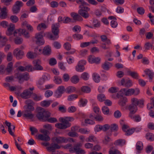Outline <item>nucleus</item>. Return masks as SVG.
Masks as SVG:
<instances>
[{"instance_id":"nucleus-1","label":"nucleus","mask_w":154,"mask_h":154,"mask_svg":"<svg viewBox=\"0 0 154 154\" xmlns=\"http://www.w3.org/2000/svg\"><path fill=\"white\" fill-rule=\"evenodd\" d=\"M77 3L80 4L79 7L81 8L79 11V14L85 18H88L89 14L88 11L90 10V8L87 6H89V5L85 2L84 0H76Z\"/></svg>"},{"instance_id":"nucleus-2","label":"nucleus","mask_w":154,"mask_h":154,"mask_svg":"<svg viewBox=\"0 0 154 154\" xmlns=\"http://www.w3.org/2000/svg\"><path fill=\"white\" fill-rule=\"evenodd\" d=\"M74 120V118L72 117H66L64 118L60 117L59 120L62 123H56L55 126L58 128L65 129L71 126V124L69 121H72Z\"/></svg>"},{"instance_id":"nucleus-3","label":"nucleus","mask_w":154,"mask_h":154,"mask_svg":"<svg viewBox=\"0 0 154 154\" xmlns=\"http://www.w3.org/2000/svg\"><path fill=\"white\" fill-rule=\"evenodd\" d=\"M131 103L129 105L128 109L131 113H135L137 110V106L142 108L144 105L143 101L141 100H138L136 98H133L131 99Z\"/></svg>"},{"instance_id":"nucleus-4","label":"nucleus","mask_w":154,"mask_h":154,"mask_svg":"<svg viewBox=\"0 0 154 154\" xmlns=\"http://www.w3.org/2000/svg\"><path fill=\"white\" fill-rule=\"evenodd\" d=\"M49 111L45 110L44 109L40 108L36 115V117L39 120L43 122H45L47 116H49Z\"/></svg>"},{"instance_id":"nucleus-5","label":"nucleus","mask_w":154,"mask_h":154,"mask_svg":"<svg viewBox=\"0 0 154 154\" xmlns=\"http://www.w3.org/2000/svg\"><path fill=\"white\" fill-rule=\"evenodd\" d=\"M60 26V24L59 23H54L52 24V32L54 34V35H50V38L52 40H56L59 38V27Z\"/></svg>"},{"instance_id":"nucleus-6","label":"nucleus","mask_w":154,"mask_h":154,"mask_svg":"<svg viewBox=\"0 0 154 154\" xmlns=\"http://www.w3.org/2000/svg\"><path fill=\"white\" fill-rule=\"evenodd\" d=\"M82 145L81 143H77L75 145L73 148L69 149V152L71 153H75L76 154H85V150L80 148Z\"/></svg>"},{"instance_id":"nucleus-7","label":"nucleus","mask_w":154,"mask_h":154,"mask_svg":"<svg viewBox=\"0 0 154 154\" xmlns=\"http://www.w3.org/2000/svg\"><path fill=\"white\" fill-rule=\"evenodd\" d=\"M44 33L43 32H40L36 33L35 35V41L36 44L39 45H43L45 43V41L43 38Z\"/></svg>"},{"instance_id":"nucleus-8","label":"nucleus","mask_w":154,"mask_h":154,"mask_svg":"<svg viewBox=\"0 0 154 154\" xmlns=\"http://www.w3.org/2000/svg\"><path fill=\"white\" fill-rule=\"evenodd\" d=\"M14 77L18 80L20 83L23 82L24 80H27L29 78L28 73H25L22 74L19 72L14 75Z\"/></svg>"},{"instance_id":"nucleus-9","label":"nucleus","mask_w":154,"mask_h":154,"mask_svg":"<svg viewBox=\"0 0 154 154\" xmlns=\"http://www.w3.org/2000/svg\"><path fill=\"white\" fill-rule=\"evenodd\" d=\"M23 5V2L20 1H17L14 5L12 8V11L14 14H16L19 13L20 8Z\"/></svg>"},{"instance_id":"nucleus-10","label":"nucleus","mask_w":154,"mask_h":154,"mask_svg":"<svg viewBox=\"0 0 154 154\" xmlns=\"http://www.w3.org/2000/svg\"><path fill=\"white\" fill-rule=\"evenodd\" d=\"M134 89L122 88L119 92L121 95H125L127 96H131L134 94Z\"/></svg>"},{"instance_id":"nucleus-11","label":"nucleus","mask_w":154,"mask_h":154,"mask_svg":"<svg viewBox=\"0 0 154 154\" xmlns=\"http://www.w3.org/2000/svg\"><path fill=\"white\" fill-rule=\"evenodd\" d=\"M33 64L34 66L33 70H42L43 69V68L40 65L41 61L39 60L36 59L34 60Z\"/></svg>"},{"instance_id":"nucleus-12","label":"nucleus","mask_w":154,"mask_h":154,"mask_svg":"<svg viewBox=\"0 0 154 154\" xmlns=\"http://www.w3.org/2000/svg\"><path fill=\"white\" fill-rule=\"evenodd\" d=\"M86 63V62L85 60H82L79 61L77 65L75 67L76 71L79 72H83L85 69L84 65Z\"/></svg>"},{"instance_id":"nucleus-13","label":"nucleus","mask_w":154,"mask_h":154,"mask_svg":"<svg viewBox=\"0 0 154 154\" xmlns=\"http://www.w3.org/2000/svg\"><path fill=\"white\" fill-rule=\"evenodd\" d=\"M123 95H121L119 94V92L117 94V97L118 98L120 99L118 102L119 104L122 106L125 105L126 103L127 102L128 100L126 97H123Z\"/></svg>"},{"instance_id":"nucleus-14","label":"nucleus","mask_w":154,"mask_h":154,"mask_svg":"<svg viewBox=\"0 0 154 154\" xmlns=\"http://www.w3.org/2000/svg\"><path fill=\"white\" fill-rule=\"evenodd\" d=\"M27 105L26 109L25 110L26 112H31L33 111L35 109L33 106L34 104V103L32 100H28L26 101Z\"/></svg>"},{"instance_id":"nucleus-15","label":"nucleus","mask_w":154,"mask_h":154,"mask_svg":"<svg viewBox=\"0 0 154 154\" xmlns=\"http://www.w3.org/2000/svg\"><path fill=\"white\" fill-rule=\"evenodd\" d=\"M60 148V146L57 143H51L50 146L47 147V149L49 152L52 151V152H54L55 150L59 149Z\"/></svg>"},{"instance_id":"nucleus-16","label":"nucleus","mask_w":154,"mask_h":154,"mask_svg":"<svg viewBox=\"0 0 154 154\" xmlns=\"http://www.w3.org/2000/svg\"><path fill=\"white\" fill-rule=\"evenodd\" d=\"M65 90V89L64 86H59L58 88L57 91L55 92V97L57 98L61 97L62 94L63 93Z\"/></svg>"},{"instance_id":"nucleus-17","label":"nucleus","mask_w":154,"mask_h":154,"mask_svg":"<svg viewBox=\"0 0 154 154\" xmlns=\"http://www.w3.org/2000/svg\"><path fill=\"white\" fill-rule=\"evenodd\" d=\"M48 75H43L42 77L40 78L38 81L37 83L38 87L40 88H41V85H43L45 82V81L48 80L49 79L48 78Z\"/></svg>"},{"instance_id":"nucleus-18","label":"nucleus","mask_w":154,"mask_h":154,"mask_svg":"<svg viewBox=\"0 0 154 154\" xmlns=\"http://www.w3.org/2000/svg\"><path fill=\"white\" fill-rule=\"evenodd\" d=\"M13 53L14 56L18 59H21L24 54L23 52L18 48L14 50Z\"/></svg>"},{"instance_id":"nucleus-19","label":"nucleus","mask_w":154,"mask_h":154,"mask_svg":"<svg viewBox=\"0 0 154 154\" xmlns=\"http://www.w3.org/2000/svg\"><path fill=\"white\" fill-rule=\"evenodd\" d=\"M53 139L54 141H55L57 144L66 143L67 141L65 137H55Z\"/></svg>"},{"instance_id":"nucleus-20","label":"nucleus","mask_w":154,"mask_h":154,"mask_svg":"<svg viewBox=\"0 0 154 154\" xmlns=\"http://www.w3.org/2000/svg\"><path fill=\"white\" fill-rule=\"evenodd\" d=\"M144 72L146 75L148 76L149 81L151 82L154 77V73L152 70L149 69H146L144 70Z\"/></svg>"},{"instance_id":"nucleus-21","label":"nucleus","mask_w":154,"mask_h":154,"mask_svg":"<svg viewBox=\"0 0 154 154\" xmlns=\"http://www.w3.org/2000/svg\"><path fill=\"white\" fill-rule=\"evenodd\" d=\"M32 93L31 91H30L29 89H26L24 90L21 94L20 96L22 98L26 99L30 97Z\"/></svg>"},{"instance_id":"nucleus-22","label":"nucleus","mask_w":154,"mask_h":154,"mask_svg":"<svg viewBox=\"0 0 154 154\" xmlns=\"http://www.w3.org/2000/svg\"><path fill=\"white\" fill-rule=\"evenodd\" d=\"M15 29V26L14 24L12 23H10L9 25V27L8 28V30L6 32V35L9 36L12 35Z\"/></svg>"},{"instance_id":"nucleus-23","label":"nucleus","mask_w":154,"mask_h":154,"mask_svg":"<svg viewBox=\"0 0 154 154\" xmlns=\"http://www.w3.org/2000/svg\"><path fill=\"white\" fill-rule=\"evenodd\" d=\"M7 9L6 7H4L1 9L0 13V18L1 19H5L7 16V13L6 12Z\"/></svg>"},{"instance_id":"nucleus-24","label":"nucleus","mask_w":154,"mask_h":154,"mask_svg":"<svg viewBox=\"0 0 154 154\" xmlns=\"http://www.w3.org/2000/svg\"><path fill=\"white\" fill-rule=\"evenodd\" d=\"M71 15L75 21H81L82 20V17L77 13L73 12L71 14Z\"/></svg>"},{"instance_id":"nucleus-25","label":"nucleus","mask_w":154,"mask_h":154,"mask_svg":"<svg viewBox=\"0 0 154 154\" xmlns=\"http://www.w3.org/2000/svg\"><path fill=\"white\" fill-rule=\"evenodd\" d=\"M127 73L128 75H130L132 78L136 79H137L138 77V75L137 73L135 71H131L130 70L127 71Z\"/></svg>"},{"instance_id":"nucleus-26","label":"nucleus","mask_w":154,"mask_h":154,"mask_svg":"<svg viewBox=\"0 0 154 154\" xmlns=\"http://www.w3.org/2000/svg\"><path fill=\"white\" fill-rule=\"evenodd\" d=\"M112 66V63L106 61L102 65V67L104 69L108 70Z\"/></svg>"},{"instance_id":"nucleus-27","label":"nucleus","mask_w":154,"mask_h":154,"mask_svg":"<svg viewBox=\"0 0 154 154\" xmlns=\"http://www.w3.org/2000/svg\"><path fill=\"white\" fill-rule=\"evenodd\" d=\"M42 53L44 55H45L49 56L51 54V49L50 47L48 46L45 47L43 49Z\"/></svg>"},{"instance_id":"nucleus-28","label":"nucleus","mask_w":154,"mask_h":154,"mask_svg":"<svg viewBox=\"0 0 154 154\" xmlns=\"http://www.w3.org/2000/svg\"><path fill=\"white\" fill-rule=\"evenodd\" d=\"M23 117L26 118L27 119H31L34 117V115L31 112H26L23 115Z\"/></svg>"},{"instance_id":"nucleus-29","label":"nucleus","mask_w":154,"mask_h":154,"mask_svg":"<svg viewBox=\"0 0 154 154\" xmlns=\"http://www.w3.org/2000/svg\"><path fill=\"white\" fill-rule=\"evenodd\" d=\"M39 139L45 141H49L50 140V137L48 135H44L43 134H39L38 136Z\"/></svg>"},{"instance_id":"nucleus-30","label":"nucleus","mask_w":154,"mask_h":154,"mask_svg":"<svg viewBox=\"0 0 154 154\" xmlns=\"http://www.w3.org/2000/svg\"><path fill=\"white\" fill-rule=\"evenodd\" d=\"M125 141L124 139H119L116 140L114 142L115 145L122 146L125 144Z\"/></svg>"},{"instance_id":"nucleus-31","label":"nucleus","mask_w":154,"mask_h":154,"mask_svg":"<svg viewBox=\"0 0 154 154\" xmlns=\"http://www.w3.org/2000/svg\"><path fill=\"white\" fill-rule=\"evenodd\" d=\"M49 116H47V119L46 120H45V122L47 121L48 122L51 123H54L55 122H58L57 120L54 117H50L51 116V113L49 112Z\"/></svg>"},{"instance_id":"nucleus-32","label":"nucleus","mask_w":154,"mask_h":154,"mask_svg":"<svg viewBox=\"0 0 154 154\" xmlns=\"http://www.w3.org/2000/svg\"><path fill=\"white\" fill-rule=\"evenodd\" d=\"M92 24L94 28H98L100 26V21L97 19H94L93 20Z\"/></svg>"},{"instance_id":"nucleus-33","label":"nucleus","mask_w":154,"mask_h":154,"mask_svg":"<svg viewBox=\"0 0 154 154\" xmlns=\"http://www.w3.org/2000/svg\"><path fill=\"white\" fill-rule=\"evenodd\" d=\"M93 79L96 83H98L100 80V77L99 75L96 73H94L93 74Z\"/></svg>"},{"instance_id":"nucleus-34","label":"nucleus","mask_w":154,"mask_h":154,"mask_svg":"<svg viewBox=\"0 0 154 154\" xmlns=\"http://www.w3.org/2000/svg\"><path fill=\"white\" fill-rule=\"evenodd\" d=\"M66 91L67 93L71 94L75 91L76 88L74 87L69 86L66 88Z\"/></svg>"},{"instance_id":"nucleus-35","label":"nucleus","mask_w":154,"mask_h":154,"mask_svg":"<svg viewBox=\"0 0 154 154\" xmlns=\"http://www.w3.org/2000/svg\"><path fill=\"white\" fill-rule=\"evenodd\" d=\"M109 129L111 132L117 131L119 129L118 125L116 124H113L109 125Z\"/></svg>"},{"instance_id":"nucleus-36","label":"nucleus","mask_w":154,"mask_h":154,"mask_svg":"<svg viewBox=\"0 0 154 154\" xmlns=\"http://www.w3.org/2000/svg\"><path fill=\"white\" fill-rule=\"evenodd\" d=\"M5 123L6 125L8 127V131L9 134L12 136H14V134L12 131L11 129V123L8 122L7 121H6L5 122Z\"/></svg>"},{"instance_id":"nucleus-37","label":"nucleus","mask_w":154,"mask_h":154,"mask_svg":"<svg viewBox=\"0 0 154 154\" xmlns=\"http://www.w3.org/2000/svg\"><path fill=\"white\" fill-rule=\"evenodd\" d=\"M70 80L72 83L76 84L79 82V79L77 75H74L71 78Z\"/></svg>"},{"instance_id":"nucleus-38","label":"nucleus","mask_w":154,"mask_h":154,"mask_svg":"<svg viewBox=\"0 0 154 154\" xmlns=\"http://www.w3.org/2000/svg\"><path fill=\"white\" fill-rule=\"evenodd\" d=\"M119 150L116 149L115 147H111L109 151V154H119Z\"/></svg>"},{"instance_id":"nucleus-39","label":"nucleus","mask_w":154,"mask_h":154,"mask_svg":"<svg viewBox=\"0 0 154 154\" xmlns=\"http://www.w3.org/2000/svg\"><path fill=\"white\" fill-rule=\"evenodd\" d=\"M111 133H110L109 134H107V135L105 136L104 140L103 141L104 144H107L109 142L112 141L111 139L108 136V135H111Z\"/></svg>"},{"instance_id":"nucleus-40","label":"nucleus","mask_w":154,"mask_h":154,"mask_svg":"<svg viewBox=\"0 0 154 154\" xmlns=\"http://www.w3.org/2000/svg\"><path fill=\"white\" fill-rule=\"evenodd\" d=\"M47 28V26L44 23L39 24L37 26V29L38 30L40 31L42 30H44Z\"/></svg>"},{"instance_id":"nucleus-41","label":"nucleus","mask_w":154,"mask_h":154,"mask_svg":"<svg viewBox=\"0 0 154 154\" xmlns=\"http://www.w3.org/2000/svg\"><path fill=\"white\" fill-rule=\"evenodd\" d=\"M51 103V101L44 100L41 103V105L44 107H48L49 106Z\"/></svg>"},{"instance_id":"nucleus-42","label":"nucleus","mask_w":154,"mask_h":154,"mask_svg":"<svg viewBox=\"0 0 154 154\" xmlns=\"http://www.w3.org/2000/svg\"><path fill=\"white\" fill-rule=\"evenodd\" d=\"M146 139L150 141H152L154 140V136L151 133H148L146 134Z\"/></svg>"},{"instance_id":"nucleus-43","label":"nucleus","mask_w":154,"mask_h":154,"mask_svg":"<svg viewBox=\"0 0 154 154\" xmlns=\"http://www.w3.org/2000/svg\"><path fill=\"white\" fill-rule=\"evenodd\" d=\"M88 102L87 99H81L79 101V105L80 107H83L86 105Z\"/></svg>"},{"instance_id":"nucleus-44","label":"nucleus","mask_w":154,"mask_h":154,"mask_svg":"<svg viewBox=\"0 0 154 154\" xmlns=\"http://www.w3.org/2000/svg\"><path fill=\"white\" fill-rule=\"evenodd\" d=\"M54 81L56 84H60L62 82V80L60 77L56 76L54 77Z\"/></svg>"},{"instance_id":"nucleus-45","label":"nucleus","mask_w":154,"mask_h":154,"mask_svg":"<svg viewBox=\"0 0 154 154\" xmlns=\"http://www.w3.org/2000/svg\"><path fill=\"white\" fill-rule=\"evenodd\" d=\"M82 91L85 93H88L91 91L90 88L87 86H82L81 88Z\"/></svg>"},{"instance_id":"nucleus-46","label":"nucleus","mask_w":154,"mask_h":154,"mask_svg":"<svg viewBox=\"0 0 154 154\" xmlns=\"http://www.w3.org/2000/svg\"><path fill=\"white\" fill-rule=\"evenodd\" d=\"M136 146L137 150H141L143 149V144L142 142L139 141L136 143Z\"/></svg>"},{"instance_id":"nucleus-47","label":"nucleus","mask_w":154,"mask_h":154,"mask_svg":"<svg viewBox=\"0 0 154 154\" xmlns=\"http://www.w3.org/2000/svg\"><path fill=\"white\" fill-rule=\"evenodd\" d=\"M78 97V95L76 94H72L68 96L67 100L69 101L73 100Z\"/></svg>"},{"instance_id":"nucleus-48","label":"nucleus","mask_w":154,"mask_h":154,"mask_svg":"<svg viewBox=\"0 0 154 154\" xmlns=\"http://www.w3.org/2000/svg\"><path fill=\"white\" fill-rule=\"evenodd\" d=\"M97 99L100 101L103 102L105 100L106 97L104 94H101L98 95Z\"/></svg>"},{"instance_id":"nucleus-49","label":"nucleus","mask_w":154,"mask_h":154,"mask_svg":"<svg viewBox=\"0 0 154 154\" xmlns=\"http://www.w3.org/2000/svg\"><path fill=\"white\" fill-rule=\"evenodd\" d=\"M72 36L76 40L82 39L83 38L82 35L79 33L75 34L73 35Z\"/></svg>"},{"instance_id":"nucleus-50","label":"nucleus","mask_w":154,"mask_h":154,"mask_svg":"<svg viewBox=\"0 0 154 154\" xmlns=\"http://www.w3.org/2000/svg\"><path fill=\"white\" fill-rule=\"evenodd\" d=\"M21 33L25 37L27 38H28L30 37L29 32L25 29H21Z\"/></svg>"},{"instance_id":"nucleus-51","label":"nucleus","mask_w":154,"mask_h":154,"mask_svg":"<svg viewBox=\"0 0 154 154\" xmlns=\"http://www.w3.org/2000/svg\"><path fill=\"white\" fill-rule=\"evenodd\" d=\"M102 110L104 114L107 115L109 113V109L106 106H103L102 108Z\"/></svg>"},{"instance_id":"nucleus-52","label":"nucleus","mask_w":154,"mask_h":154,"mask_svg":"<svg viewBox=\"0 0 154 154\" xmlns=\"http://www.w3.org/2000/svg\"><path fill=\"white\" fill-rule=\"evenodd\" d=\"M96 140V138L93 135H91L86 139V141L87 142H94Z\"/></svg>"},{"instance_id":"nucleus-53","label":"nucleus","mask_w":154,"mask_h":154,"mask_svg":"<svg viewBox=\"0 0 154 154\" xmlns=\"http://www.w3.org/2000/svg\"><path fill=\"white\" fill-rule=\"evenodd\" d=\"M89 77L88 74L86 72L83 73L81 76V78L85 80H88Z\"/></svg>"},{"instance_id":"nucleus-54","label":"nucleus","mask_w":154,"mask_h":154,"mask_svg":"<svg viewBox=\"0 0 154 154\" xmlns=\"http://www.w3.org/2000/svg\"><path fill=\"white\" fill-rule=\"evenodd\" d=\"M36 55L35 53H33L31 52H29L27 54V57L28 58L33 59L36 57Z\"/></svg>"},{"instance_id":"nucleus-55","label":"nucleus","mask_w":154,"mask_h":154,"mask_svg":"<svg viewBox=\"0 0 154 154\" xmlns=\"http://www.w3.org/2000/svg\"><path fill=\"white\" fill-rule=\"evenodd\" d=\"M10 20L12 22L17 23L19 20L18 17L15 15H12L10 17Z\"/></svg>"},{"instance_id":"nucleus-56","label":"nucleus","mask_w":154,"mask_h":154,"mask_svg":"<svg viewBox=\"0 0 154 154\" xmlns=\"http://www.w3.org/2000/svg\"><path fill=\"white\" fill-rule=\"evenodd\" d=\"M66 60L69 64H71L74 62V58L71 56H68L66 58Z\"/></svg>"},{"instance_id":"nucleus-57","label":"nucleus","mask_w":154,"mask_h":154,"mask_svg":"<svg viewBox=\"0 0 154 154\" xmlns=\"http://www.w3.org/2000/svg\"><path fill=\"white\" fill-rule=\"evenodd\" d=\"M73 20L68 17H64L63 18V23H69L72 22Z\"/></svg>"},{"instance_id":"nucleus-58","label":"nucleus","mask_w":154,"mask_h":154,"mask_svg":"<svg viewBox=\"0 0 154 154\" xmlns=\"http://www.w3.org/2000/svg\"><path fill=\"white\" fill-rule=\"evenodd\" d=\"M134 121L136 122H139L141 120V117L139 115H135L133 117Z\"/></svg>"},{"instance_id":"nucleus-59","label":"nucleus","mask_w":154,"mask_h":154,"mask_svg":"<svg viewBox=\"0 0 154 154\" xmlns=\"http://www.w3.org/2000/svg\"><path fill=\"white\" fill-rule=\"evenodd\" d=\"M13 63L10 62L8 63V65L7 68H6V71L8 72H10L12 69Z\"/></svg>"},{"instance_id":"nucleus-60","label":"nucleus","mask_w":154,"mask_h":154,"mask_svg":"<svg viewBox=\"0 0 154 154\" xmlns=\"http://www.w3.org/2000/svg\"><path fill=\"white\" fill-rule=\"evenodd\" d=\"M72 30L75 32L79 33L81 31V27L79 26L75 25L73 28Z\"/></svg>"},{"instance_id":"nucleus-61","label":"nucleus","mask_w":154,"mask_h":154,"mask_svg":"<svg viewBox=\"0 0 154 154\" xmlns=\"http://www.w3.org/2000/svg\"><path fill=\"white\" fill-rule=\"evenodd\" d=\"M137 11L138 13L140 15L143 14L145 12V10L142 7H138L137 8Z\"/></svg>"},{"instance_id":"nucleus-62","label":"nucleus","mask_w":154,"mask_h":154,"mask_svg":"<svg viewBox=\"0 0 154 154\" xmlns=\"http://www.w3.org/2000/svg\"><path fill=\"white\" fill-rule=\"evenodd\" d=\"M33 98L34 100L36 101H38L42 99L41 96L37 95L36 94H34L33 95Z\"/></svg>"},{"instance_id":"nucleus-63","label":"nucleus","mask_w":154,"mask_h":154,"mask_svg":"<svg viewBox=\"0 0 154 154\" xmlns=\"http://www.w3.org/2000/svg\"><path fill=\"white\" fill-rule=\"evenodd\" d=\"M63 46L65 49L67 51H69L71 49V45L68 42H66L65 43Z\"/></svg>"},{"instance_id":"nucleus-64","label":"nucleus","mask_w":154,"mask_h":154,"mask_svg":"<svg viewBox=\"0 0 154 154\" xmlns=\"http://www.w3.org/2000/svg\"><path fill=\"white\" fill-rule=\"evenodd\" d=\"M119 90V89L117 87H112L110 88L109 91L111 93H114L117 92Z\"/></svg>"}]
</instances>
